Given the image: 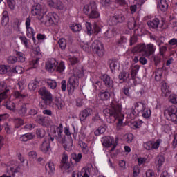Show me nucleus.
Here are the masks:
<instances>
[{"instance_id": "603ef678", "label": "nucleus", "mask_w": 177, "mask_h": 177, "mask_svg": "<svg viewBox=\"0 0 177 177\" xmlns=\"http://www.w3.org/2000/svg\"><path fill=\"white\" fill-rule=\"evenodd\" d=\"M20 41L25 45L26 48H28V39H27V37L26 36H20L19 37Z\"/></svg>"}, {"instance_id": "69168bd1", "label": "nucleus", "mask_w": 177, "mask_h": 177, "mask_svg": "<svg viewBox=\"0 0 177 177\" xmlns=\"http://www.w3.org/2000/svg\"><path fill=\"white\" fill-rule=\"evenodd\" d=\"M10 171L15 174L16 172H19L20 171V167H19V164L17 163V165L12 166L10 167Z\"/></svg>"}, {"instance_id": "58836bf2", "label": "nucleus", "mask_w": 177, "mask_h": 177, "mask_svg": "<svg viewBox=\"0 0 177 177\" xmlns=\"http://www.w3.org/2000/svg\"><path fill=\"white\" fill-rule=\"evenodd\" d=\"M156 161L158 162L159 167H161V165H162V164H164V162L165 161V158H164V156L159 155L156 157Z\"/></svg>"}, {"instance_id": "f03ea898", "label": "nucleus", "mask_w": 177, "mask_h": 177, "mask_svg": "<svg viewBox=\"0 0 177 177\" xmlns=\"http://www.w3.org/2000/svg\"><path fill=\"white\" fill-rule=\"evenodd\" d=\"M132 52L133 53H141L145 57H150L156 52V48L152 44L147 45L140 44L133 48Z\"/></svg>"}, {"instance_id": "a878e982", "label": "nucleus", "mask_w": 177, "mask_h": 177, "mask_svg": "<svg viewBox=\"0 0 177 177\" xmlns=\"http://www.w3.org/2000/svg\"><path fill=\"white\" fill-rule=\"evenodd\" d=\"M73 77H76L77 78H82V77H84V70L82 68H75L73 73Z\"/></svg>"}, {"instance_id": "c85d7f7f", "label": "nucleus", "mask_w": 177, "mask_h": 177, "mask_svg": "<svg viewBox=\"0 0 177 177\" xmlns=\"http://www.w3.org/2000/svg\"><path fill=\"white\" fill-rule=\"evenodd\" d=\"M46 170L49 171L48 174H53V172H55V163L49 162L48 164L46 165Z\"/></svg>"}, {"instance_id": "4468645a", "label": "nucleus", "mask_w": 177, "mask_h": 177, "mask_svg": "<svg viewBox=\"0 0 177 177\" xmlns=\"http://www.w3.org/2000/svg\"><path fill=\"white\" fill-rule=\"evenodd\" d=\"M145 109H146V105L144 103L136 102L134 104V108L131 111V113L133 115H134L135 117H137V115H139V113L145 110Z\"/></svg>"}, {"instance_id": "49530a36", "label": "nucleus", "mask_w": 177, "mask_h": 177, "mask_svg": "<svg viewBox=\"0 0 177 177\" xmlns=\"http://www.w3.org/2000/svg\"><path fill=\"white\" fill-rule=\"evenodd\" d=\"M169 100L173 104H177V95L171 94L169 97Z\"/></svg>"}, {"instance_id": "39448f33", "label": "nucleus", "mask_w": 177, "mask_h": 177, "mask_svg": "<svg viewBox=\"0 0 177 177\" xmlns=\"http://www.w3.org/2000/svg\"><path fill=\"white\" fill-rule=\"evenodd\" d=\"M177 109L175 106H171L165 110L164 114L170 121H173V122H177Z\"/></svg>"}, {"instance_id": "dca6fc26", "label": "nucleus", "mask_w": 177, "mask_h": 177, "mask_svg": "<svg viewBox=\"0 0 177 177\" xmlns=\"http://www.w3.org/2000/svg\"><path fill=\"white\" fill-rule=\"evenodd\" d=\"M59 64L58 62H56V59H51L50 61H48L46 63V70L48 71H54V70L56 68V66Z\"/></svg>"}, {"instance_id": "393cba45", "label": "nucleus", "mask_w": 177, "mask_h": 177, "mask_svg": "<svg viewBox=\"0 0 177 177\" xmlns=\"http://www.w3.org/2000/svg\"><path fill=\"white\" fill-rule=\"evenodd\" d=\"M164 72V67L158 68L155 73L156 81H161L162 78V73Z\"/></svg>"}, {"instance_id": "8fccbe9b", "label": "nucleus", "mask_w": 177, "mask_h": 177, "mask_svg": "<svg viewBox=\"0 0 177 177\" xmlns=\"http://www.w3.org/2000/svg\"><path fill=\"white\" fill-rule=\"evenodd\" d=\"M119 63L117 61H111L110 63L109 67L112 71V73L115 70V67L118 66Z\"/></svg>"}, {"instance_id": "1a4fd4ad", "label": "nucleus", "mask_w": 177, "mask_h": 177, "mask_svg": "<svg viewBox=\"0 0 177 177\" xmlns=\"http://www.w3.org/2000/svg\"><path fill=\"white\" fill-rule=\"evenodd\" d=\"M102 145L104 147H113L111 149V151H114L115 147H117V145L118 142L117 141L114 142V138L111 136H106L102 138Z\"/></svg>"}, {"instance_id": "b1692460", "label": "nucleus", "mask_w": 177, "mask_h": 177, "mask_svg": "<svg viewBox=\"0 0 177 177\" xmlns=\"http://www.w3.org/2000/svg\"><path fill=\"white\" fill-rule=\"evenodd\" d=\"M8 23H9V14L8 13V11H3L1 24L2 26H8Z\"/></svg>"}, {"instance_id": "2eb2a0df", "label": "nucleus", "mask_w": 177, "mask_h": 177, "mask_svg": "<svg viewBox=\"0 0 177 177\" xmlns=\"http://www.w3.org/2000/svg\"><path fill=\"white\" fill-rule=\"evenodd\" d=\"M102 80L106 88H109V89H111L114 86V82L109 75H103Z\"/></svg>"}, {"instance_id": "ddd939ff", "label": "nucleus", "mask_w": 177, "mask_h": 177, "mask_svg": "<svg viewBox=\"0 0 177 177\" xmlns=\"http://www.w3.org/2000/svg\"><path fill=\"white\" fill-rule=\"evenodd\" d=\"M59 167L61 169H65V171L70 169V163H68V155L66 152H64L62 154Z\"/></svg>"}, {"instance_id": "de8ad7c7", "label": "nucleus", "mask_w": 177, "mask_h": 177, "mask_svg": "<svg viewBox=\"0 0 177 177\" xmlns=\"http://www.w3.org/2000/svg\"><path fill=\"white\" fill-rule=\"evenodd\" d=\"M143 146L146 150H153V142L151 141L144 143Z\"/></svg>"}, {"instance_id": "3c124183", "label": "nucleus", "mask_w": 177, "mask_h": 177, "mask_svg": "<svg viewBox=\"0 0 177 177\" xmlns=\"http://www.w3.org/2000/svg\"><path fill=\"white\" fill-rule=\"evenodd\" d=\"M15 97L16 99H24L26 95L21 93V91H15Z\"/></svg>"}, {"instance_id": "09e8293b", "label": "nucleus", "mask_w": 177, "mask_h": 177, "mask_svg": "<svg viewBox=\"0 0 177 177\" xmlns=\"http://www.w3.org/2000/svg\"><path fill=\"white\" fill-rule=\"evenodd\" d=\"M64 6L61 1L57 0L55 3V9H59V10H63Z\"/></svg>"}, {"instance_id": "a19ab883", "label": "nucleus", "mask_w": 177, "mask_h": 177, "mask_svg": "<svg viewBox=\"0 0 177 177\" xmlns=\"http://www.w3.org/2000/svg\"><path fill=\"white\" fill-rule=\"evenodd\" d=\"M47 85H48L50 89H55L56 86H57V83L55 80H48L47 81Z\"/></svg>"}, {"instance_id": "79ce46f5", "label": "nucleus", "mask_w": 177, "mask_h": 177, "mask_svg": "<svg viewBox=\"0 0 177 177\" xmlns=\"http://www.w3.org/2000/svg\"><path fill=\"white\" fill-rule=\"evenodd\" d=\"M9 91L10 90L7 89L0 93V103H2V100H3V99L8 98V93H9Z\"/></svg>"}, {"instance_id": "6e6d98bb", "label": "nucleus", "mask_w": 177, "mask_h": 177, "mask_svg": "<svg viewBox=\"0 0 177 177\" xmlns=\"http://www.w3.org/2000/svg\"><path fill=\"white\" fill-rule=\"evenodd\" d=\"M8 86H6V83L4 82H0V93L5 92V91H7Z\"/></svg>"}, {"instance_id": "864d4df0", "label": "nucleus", "mask_w": 177, "mask_h": 177, "mask_svg": "<svg viewBox=\"0 0 177 177\" xmlns=\"http://www.w3.org/2000/svg\"><path fill=\"white\" fill-rule=\"evenodd\" d=\"M71 28L74 32H78V31H81L82 27L80 24H75Z\"/></svg>"}, {"instance_id": "72a5a7b5", "label": "nucleus", "mask_w": 177, "mask_h": 177, "mask_svg": "<svg viewBox=\"0 0 177 177\" xmlns=\"http://www.w3.org/2000/svg\"><path fill=\"white\" fill-rule=\"evenodd\" d=\"M139 68L140 67L138 65H136L132 68L131 75L133 80H135V78H136V75L138 74V71H139Z\"/></svg>"}, {"instance_id": "f3484780", "label": "nucleus", "mask_w": 177, "mask_h": 177, "mask_svg": "<svg viewBox=\"0 0 177 177\" xmlns=\"http://www.w3.org/2000/svg\"><path fill=\"white\" fill-rule=\"evenodd\" d=\"M93 111L91 109H86L80 113V121H85L88 117L92 115Z\"/></svg>"}, {"instance_id": "9d476101", "label": "nucleus", "mask_w": 177, "mask_h": 177, "mask_svg": "<svg viewBox=\"0 0 177 177\" xmlns=\"http://www.w3.org/2000/svg\"><path fill=\"white\" fill-rule=\"evenodd\" d=\"M93 50L94 53H96L100 57H102L104 55V47L102 42L96 40L93 43Z\"/></svg>"}, {"instance_id": "e2e57ef3", "label": "nucleus", "mask_w": 177, "mask_h": 177, "mask_svg": "<svg viewBox=\"0 0 177 177\" xmlns=\"http://www.w3.org/2000/svg\"><path fill=\"white\" fill-rule=\"evenodd\" d=\"M84 174L82 177H89V175H91V172H92L91 168H87L83 170Z\"/></svg>"}, {"instance_id": "052dcab7", "label": "nucleus", "mask_w": 177, "mask_h": 177, "mask_svg": "<svg viewBox=\"0 0 177 177\" xmlns=\"http://www.w3.org/2000/svg\"><path fill=\"white\" fill-rule=\"evenodd\" d=\"M64 62H62L57 66V71H58V73H63V71H64Z\"/></svg>"}, {"instance_id": "7c9ffc66", "label": "nucleus", "mask_w": 177, "mask_h": 177, "mask_svg": "<svg viewBox=\"0 0 177 177\" xmlns=\"http://www.w3.org/2000/svg\"><path fill=\"white\" fill-rule=\"evenodd\" d=\"M23 71H24V68L20 66H17L11 69V73L13 74H22Z\"/></svg>"}, {"instance_id": "aec40b11", "label": "nucleus", "mask_w": 177, "mask_h": 177, "mask_svg": "<svg viewBox=\"0 0 177 177\" xmlns=\"http://www.w3.org/2000/svg\"><path fill=\"white\" fill-rule=\"evenodd\" d=\"M158 8L161 12H167L168 10V2L167 0H160L158 3Z\"/></svg>"}, {"instance_id": "c756f323", "label": "nucleus", "mask_w": 177, "mask_h": 177, "mask_svg": "<svg viewBox=\"0 0 177 177\" xmlns=\"http://www.w3.org/2000/svg\"><path fill=\"white\" fill-rule=\"evenodd\" d=\"M100 99L101 100H107L109 99H110V93H109V91H104V92H101L100 93Z\"/></svg>"}, {"instance_id": "a211bd4d", "label": "nucleus", "mask_w": 177, "mask_h": 177, "mask_svg": "<svg viewBox=\"0 0 177 177\" xmlns=\"http://www.w3.org/2000/svg\"><path fill=\"white\" fill-rule=\"evenodd\" d=\"M161 91H162V96L165 97H168L171 94V91H169V87L167 86V83L165 82H162L161 83Z\"/></svg>"}, {"instance_id": "c9c22d12", "label": "nucleus", "mask_w": 177, "mask_h": 177, "mask_svg": "<svg viewBox=\"0 0 177 177\" xmlns=\"http://www.w3.org/2000/svg\"><path fill=\"white\" fill-rule=\"evenodd\" d=\"M55 104V106H57L59 110H62V109L64 106V102L60 98H56Z\"/></svg>"}, {"instance_id": "412c9836", "label": "nucleus", "mask_w": 177, "mask_h": 177, "mask_svg": "<svg viewBox=\"0 0 177 177\" xmlns=\"http://www.w3.org/2000/svg\"><path fill=\"white\" fill-rule=\"evenodd\" d=\"M118 78L120 81V84L127 82L128 78H129V73L125 71L121 72L118 75Z\"/></svg>"}, {"instance_id": "bf43d9fd", "label": "nucleus", "mask_w": 177, "mask_h": 177, "mask_svg": "<svg viewBox=\"0 0 177 177\" xmlns=\"http://www.w3.org/2000/svg\"><path fill=\"white\" fill-rule=\"evenodd\" d=\"M7 3L11 10H13L15 9V6L16 5V2H15V0H7Z\"/></svg>"}, {"instance_id": "5fc2aeb1", "label": "nucleus", "mask_w": 177, "mask_h": 177, "mask_svg": "<svg viewBox=\"0 0 177 177\" xmlns=\"http://www.w3.org/2000/svg\"><path fill=\"white\" fill-rule=\"evenodd\" d=\"M17 62V57L15 56H10L8 58V63L10 64H15Z\"/></svg>"}, {"instance_id": "4be33fe9", "label": "nucleus", "mask_w": 177, "mask_h": 177, "mask_svg": "<svg viewBox=\"0 0 177 177\" xmlns=\"http://www.w3.org/2000/svg\"><path fill=\"white\" fill-rule=\"evenodd\" d=\"M50 149V143L49 142L44 141L40 146V149L42 153H46Z\"/></svg>"}, {"instance_id": "ea45409f", "label": "nucleus", "mask_w": 177, "mask_h": 177, "mask_svg": "<svg viewBox=\"0 0 177 177\" xmlns=\"http://www.w3.org/2000/svg\"><path fill=\"white\" fill-rule=\"evenodd\" d=\"M16 56L17 58H18V60H19V62L21 63L26 61V57H24V54L23 53L16 51Z\"/></svg>"}, {"instance_id": "bb28decb", "label": "nucleus", "mask_w": 177, "mask_h": 177, "mask_svg": "<svg viewBox=\"0 0 177 177\" xmlns=\"http://www.w3.org/2000/svg\"><path fill=\"white\" fill-rule=\"evenodd\" d=\"M31 139H34V135L30 133H27L24 134L21 138L20 140L21 142H27L28 140H31Z\"/></svg>"}, {"instance_id": "f704fd0d", "label": "nucleus", "mask_w": 177, "mask_h": 177, "mask_svg": "<svg viewBox=\"0 0 177 177\" xmlns=\"http://www.w3.org/2000/svg\"><path fill=\"white\" fill-rule=\"evenodd\" d=\"M26 29H27V33H26L27 37H28V38H32V37L33 41H35V37H34V35H35L34 29L31 28V26L26 28Z\"/></svg>"}, {"instance_id": "4c0bfd02", "label": "nucleus", "mask_w": 177, "mask_h": 177, "mask_svg": "<svg viewBox=\"0 0 177 177\" xmlns=\"http://www.w3.org/2000/svg\"><path fill=\"white\" fill-rule=\"evenodd\" d=\"M71 158L74 160L75 162H80L81 161V159L82 158V153H73Z\"/></svg>"}, {"instance_id": "7ed1b4c3", "label": "nucleus", "mask_w": 177, "mask_h": 177, "mask_svg": "<svg viewBox=\"0 0 177 177\" xmlns=\"http://www.w3.org/2000/svg\"><path fill=\"white\" fill-rule=\"evenodd\" d=\"M84 12L87 15L89 19H97L100 15L97 12V6L95 2H92L88 5H86L84 8Z\"/></svg>"}, {"instance_id": "423d86ee", "label": "nucleus", "mask_w": 177, "mask_h": 177, "mask_svg": "<svg viewBox=\"0 0 177 177\" xmlns=\"http://www.w3.org/2000/svg\"><path fill=\"white\" fill-rule=\"evenodd\" d=\"M54 136H55V139L59 143L63 145L64 149H67L68 147V144L66 142V136L63 135V130H61L59 128H56L53 131Z\"/></svg>"}, {"instance_id": "20e7f679", "label": "nucleus", "mask_w": 177, "mask_h": 177, "mask_svg": "<svg viewBox=\"0 0 177 177\" xmlns=\"http://www.w3.org/2000/svg\"><path fill=\"white\" fill-rule=\"evenodd\" d=\"M39 94L41 96V99L44 100V103H45L46 106H49V104L52 103V94L50 93V92L46 90V88H40L39 91Z\"/></svg>"}, {"instance_id": "2f4dec72", "label": "nucleus", "mask_w": 177, "mask_h": 177, "mask_svg": "<svg viewBox=\"0 0 177 177\" xmlns=\"http://www.w3.org/2000/svg\"><path fill=\"white\" fill-rule=\"evenodd\" d=\"M5 107L8 109V110H11L13 111L15 110V108L16 107V104H14V102H12L11 101H7L4 103Z\"/></svg>"}, {"instance_id": "4d7b16f0", "label": "nucleus", "mask_w": 177, "mask_h": 177, "mask_svg": "<svg viewBox=\"0 0 177 177\" xmlns=\"http://www.w3.org/2000/svg\"><path fill=\"white\" fill-rule=\"evenodd\" d=\"M140 174V170H139V166H135L133 169V177H138V175Z\"/></svg>"}, {"instance_id": "6ab92c4d", "label": "nucleus", "mask_w": 177, "mask_h": 177, "mask_svg": "<svg viewBox=\"0 0 177 177\" xmlns=\"http://www.w3.org/2000/svg\"><path fill=\"white\" fill-rule=\"evenodd\" d=\"M147 26L149 27V28L157 30V28H158V26H160V19L158 18H154L151 21H148Z\"/></svg>"}, {"instance_id": "f257e3e1", "label": "nucleus", "mask_w": 177, "mask_h": 177, "mask_svg": "<svg viewBox=\"0 0 177 177\" xmlns=\"http://www.w3.org/2000/svg\"><path fill=\"white\" fill-rule=\"evenodd\" d=\"M121 110H122V107L120 104L112 102L109 108L103 110L106 121L109 124H113V122H115L116 120H118V127H121L123 123L122 120H124V114L121 113Z\"/></svg>"}, {"instance_id": "13d9d810", "label": "nucleus", "mask_w": 177, "mask_h": 177, "mask_svg": "<svg viewBox=\"0 0 177 177\" xmlns=\"http://www.w3.org/2000/svg\"><path fill=\"white\" fill-rule=\"evenodd\" d=\"M15 123L16 124L17 128H19V127H21L23 124H24V120H23L21 118H17L15 120Z\"/></svg>"}, {"instance_id": "e433bc0d", "label": "nucleus", "mask_w": 177, "mask_h": 177, "mask_svg": "<svg viewBox=\"0 0 177 177\" xmlns=\"http://www.w3.org/2000/svg\"><path fill=\"white\" fill-rule=\"evenodd\" d=\"M80 146L82 149L83 153H84V154H88V151H89V148L88 147V145H86V143L81 141L80 142Z\"/></svg>"}, {"instance_id": "680f3d73", "label": "nucleus", "mask_w": 177, "mask_h": 177, "mask_svg": "<svg viewBox=\"0 0 177 177\" xmlns=\"http://www.w3.org/2000/svg\"><path fill=\"white\" fill-rule=\"evenodd\" d=\"M39 62V58H36L35 59H32L30 64V66H33V68H37L38 67V62Z\"/></svg>"}, {"instance_id": "c03bdc74", "label": "nucleus", "mask_w": 177, "mask_h": 177, "mask_svg": "<svg viewBox=\"0 0 177 177\" xmlns=\"http://www.w3.org/2000/svg\"><path fill=\"white\" fill-rule=\"evenodd\" d=\"M142 117H144V118H149V117H150V115L151 114V112L149 111V109L145 108L142 110Z\"/></svg>"}, {"instance_id": "a18cd8bd", "label": "nucleus", "mask_w": 177, "mask_h": 177, "mask_svg": "<svg viewBox=\"0 0 177 177\" xmlns=\"http://www.w3.org/2000/svg\"><path fill=\"white\" fill-rule=\"evenodd\" d=\"M59 47L61 49H66V46H67V41L64 39H60L58 41Z\"/></svg>"}, {"instance_id": "37998d69", "label": "nucleus", "mask_w": 177, "mask_h": 177, "mask_svg": "<svg viewBox=\"0 0 177 177\" xmlns=\"http://www.w3.org/2000/svg\"><path fill=\"white\" fill-rule=\"evenodd\" d=\"M106 131V128L103 127H100L95 132V136H99V135H102V133H104Z\"/></svg>"}, {"instance_id": "774afa93", "label": "nucleus", "mask_w": 177, "mask_h": 177, "mask_svg": "<svg viewBox=\"0 0 177 177\" xmlns=\"http://www.w3.org/2000/svg\"><path fill=\"white\" fill-rule=\"evenodd\" d=\"M28 88V89H30V91H35L37 89V83L35 82L29 83Z\"/></svg>"}, {"instance_id": "0e129e2a", "label": "nucleus", "mask_w": 177, "mask_h": 177, "mask_svg": "<svg viewBox=\"0 0 177 177\" xmlns=\"http://www.w3.org/2000/svg\"><path fill=\"white\" fill-rule=\"evenodd\" d=\"M138 42V36L136 35H133L130 38V46H132V45H135Z\"/></svg>"}, {"instance_id": "6e6552de", "label": "nucleus", "mask_w": 177, "mask_h": 177, "mask_svg": "<svg viewBox=\"0 0 177 177\" xmlns=\"http://www.w3.org/2000/svg\"><path fill=\"white\" fill-rule=\"evenodd\" d=\"M31 13L32 16H37V18L39 20H42L46 11H44V9H42V6H41V4H36L32 7Z\"/></svg>"}, {"instance_id": "9b49d317", "label": "nucleus", "mask_w": 177, "mask_h": 177, "mask_svg": "<svg viewBox=\"0 0 177 177\" xmlns=\"http://www.w3.org/2000/svg\"><path fill=\"white\" fill-rule=\"evenodd\" d=\"M125 21V16L122 14L112 16L108 20L109 26H117L120 23H124Z\"/></svg>"}, {"instance_id": "cd10ccee", "label": "nucleus", "mask_w": 177, "mask_h": 177, "mask_svg": "<svg viewBox=\"0 0 177 177\" xmlns=\"http://www.w3.org/2000/svg\"><path fill=\"white\" fill-rule=\"evenodd\" d=\"M45 135H46V131L44 129H37L36 130V136L38 139H42V138H45Z\"/></svg>"}, {"instance_id": "0eeeda50", "label": "nucleus", "mask_w": 177, "mask_h": 177, "mask_svg": "<svg viewBox=\"0 0 177 177\" xmlns=\"http://www.w3.org/2000/svg\"><path fill=\"white\" fill-rule=\"evenodd\" d=\"M57 15L55 13L50 12L48 15H46L44 17H43L41 18V23L45 24V26H47L49 27L50 26H52L53 24H55L57 22Z\"/></svg>"}, {"instance_id": "473e14b6", "label": "nucleus", "mask_w": 177, "mask_h": 177, "mask_svg": "<svg viewBox=\"0 0 177 177\" xmlns=\"http://www.w3.org/2000/svg\"><path fill=\"white\" fill-rule=\"evenodd\" d=\"M152 60L154 62V64L156 67L158 66L161 63V55H153L151 57Z\"/></svg>"}, {"instance_id": "338daca9", "label": "nucleus", "mask_w": 177, "mask_h": 177, "mask_svg": "<svg viewBox=\"0 0 177 177\" xmlns=\"http://www.w3.org/2000/svg\"><path fill=\"white\" fill-rule=\"evenodd\" d=\"M69 62H70L71 66H75V64H77V63H78V58H77L75 57H70Z\"/></svg>"}, {"instance_id": "5701e85b", "label": "nucleus", "mask_w": 177, "mask_h": 177, "mask_svg": "<svg viewBox=\"0 0 177 177\" xmlns=\"http://www.w3.org/2000/svg\"><path fill=\"white\" fill-rule=\"evenodd\" d=\"M27 104H23L18 109V114L20 117H24L27 114Z\"/></svg>"}, {"instance_id": "f8f14e48", "label": "nucleus", "mask_w": 177, "mask_h": 177, "mask_svg": "<svg viewBox=\"0 0 177 177\" xmlns=\"http://www.w3.org/2000/svg\"><path fill=\"white\" fill-rule=\"evenodd\" d=\"M79 84L78 77L75 76H71L67 84V89L68 92H73L75 88H77Z\"/></svg>"}]
</instances>
